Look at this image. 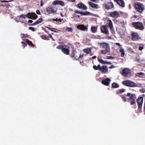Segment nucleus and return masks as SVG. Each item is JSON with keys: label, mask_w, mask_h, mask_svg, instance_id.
I'll return each mask as SVG.
<instances>
[{"label": "nucleus", "mask_w": 145, "mask_h": 145, "mask_svg": "<svg viewBox=\"0 0 145 145\" xmlns=\"http://www.w3.org/2000/svg\"><path fill=\"white\" fill-rule=\"evenodd\" d=\"M127 96H129V98H127V100L126 97L125 95H122L121 96V98L124 102H125L127 101L128 102L129 101L130 104L131 105H133L135 103V99L136 98L135 95L134 94H131L130 93H128L127 94Z\"/></svg>", "instance_id": "obj_1"}, {"label": "nucleus", "mask_w": 145, "mask_h": 145, "mask_svg": "<svg viewBox=\"0 0 145 145\" xmlns=\"http://www.w3.org/2000/svg\"><path fill=\"white\" fill-rule=\"evenodd\" d=\"M99 44L103 48L105 49V50H101V53L102 54H105L109 52L110 49L108 44L105 42H103L102 43H99Z\"/></svg>", "instance_id": "obj_2"}, {"label": "nucleus", "mask_w": 145, "mask_h": 145, "mask_svg": "<svg viewBox=\"0 0 145 145\" xmlns=\"http://www.w3.org/2000/svg\"><path fill=\"white\" fill-rule=\"evenodd\" d=\"M144 9V6L142 3H137V11L141 14Z\"/></svg>", "instance_id": "obj_3"}, {"label": "nucleus", "mask_w": 145, "mask_h": 145, "mask_svg": "<svg viewBox=\"0 0 145 145\" xmlns=\"http://www.w3.org/2000/svg\"><path fill=\"white\" fill-rule=\"evenodd\" d=\"M122 83L124 85L126 86L130 87H134L136 86L135 83L129 80L123 81Z\"/></svg>", "instance_id": "obj_4"}, {"label": "nucleus", "mask_w": 145, "mask_h": 145, "mask_svg": "<svg viewBox=\"0 0 145 145\" xmlns=\"http://www.w3.org/2000/svg\"><path fill=\"white\" fill-rule=\"evenodd\" d=\"M143 97H141L138 98L137 100L138 107V110L140 112H141V109L143 103Z\"/></svg>", "instance_id": "obj_5"}, {"label": "nucleus", "mask_w": 145, "mask_h": 145, "mask_svg": "<svg viewBox=\"0 0 145 145\" xmlns=\"http://www.w3.org/2000/svg\"><path fill=\"white\" fill-rule=\"evenodd\" d=\"M27 17L33 20L35 19L38 17V16L35 13L29 12L27 14Z\"/></svg>", "instance_id": "obj_6"}, {"label": "nucleus", "mask_w": 145, "mask_h": 145, "mask_svg": "<svg viewBox=\"0 0 145 145\" xmlns=\"http://www.w3.org/2000/svg\"><path fill=\"white\" fill-rule=\"evenodd\" d=\"M108 26L105 25L102 26L101 28V31L104 34H108L109 32L108 29Z\"/></svg>", "instance_id": "obj_7"}, {"label": "nucleus", "mask_w": 145, "mask_h": 145, "mask_svg": "<svg viewBox=\"0 0 145 145\" xmlns=\"http://www.w3.org/2000/svg\"><path fill=\"white\" fill-rule=\"evenodd\" d=\"M110 16L114 18H117L119 16V14L118 12L114 11L110 13Z\"/></svg>", "instance_id": "obj_8"}, {"label": "nucleus", "mask_w": 145, "mask_h": 145, "mask_svg": "<svg viewBox=\"0 0 145 145\" xmlns=\"http://www.w3.org/2000/svg\"><path fill=\"white\" fill-rule=\"evenodd\" d=\"M105 8L106 9L109 10L114 8V5L112 2H108L104 5Z\"/></svg>", "instance_id": "obj_9"}, {"label": "nucleus", "mask_w": 145, "mask_h": 145, "mask_svg": "<svg viewBox=\"0 0 145 145\" xmlns=\"http://www.w3.org/2000/svg\"><path fill=\"white\" fill-rule=\"evenodd\" d=\"M130 73V71L129 69L125 68L122 71V74L125 76H127Z\"/></svg>", "instance_id": "obj_10"}, {"label": "nucleus", "mask_w": 145, "mask_h": 145, "mask_svg": "<svg viewBox=\"0 0 145 145\" xmlns=\"http://www.w3.org/2000/svg\"><path fill=\"white\" fill-rule=\"evenodd\" d=\"M77 28L81 30L84 31L88 29V26H84V25H79L77 26Z\"/></svg>", "instance_id": "obj_11"}, {"label": "nucleus", "mask_w": 145, "mask_h": 145, "mask_svg": "<svg viewBox=\"0 0 145 145\" xmlns=\"http://www.w3.org/2000/svg\"><path fill=\"white\" fill-rule=\"evenodd\" d=\"M46 12L48 14H52L55 12L54 8L53 7L50 6L47 7L46 9Z\"/></svg>", "instance_id": "obj_12"}, {"label": "nucleus", "mask_w": 145, "mask_h": 145, "mask_svg": "<svg viewBox=\"0 0 145 145\" xmlns=\"http://www.w3.org/2000/svg\"><path fill=\"white\" fill-rule=\"evenodd\" d=\"M110 81V79L109 78H107L103 80L102 83L105 85L108 86L109 85Z\"/></svg>", "instance_id": "obj_13"}, {"label": "nucleus", "mask_w": 145, "mask_h": 145, "mask_svg": "<svg viewBox=\"0 0 145 145\" xmlns=\"http://www.w3.org/2000/svg\"><path fill=\"white\" fill-rule=\"evenodd\" d=\"M74 12L75 13L80 14L82 15H89L90 14V13L88 11L83 12H79L76 10H74Z\"/></svg>", "instance_id": "obj_14"}, {"label": "nucleus", "mask_w": 145, "mask_h": 145, "mask_svg": "<svg viewBox=\"0 0 145 145\" xmlns=\"http://www.w3.org/2000/svg\"><path fill=\"white\" fill-rule=\"evenodd\" d=\"M120 6L123 7L125 6V4L123 0H114Z\"/></svg>", "instance_id": "obj_15"}, {"label": "nucleus", "mask_w": 145, "mask_h": 145, "mask_svg": "<svg viewBox=\"0 0 145 145\" xmlns=\"http://www.w3.org/2000/svg\"><path fill=\"white\" fill-rule=\"evenodd\" d=\"M144 29V26L141 22H137V29L142 30Z\"/></svg>", "instance_id": "obj_16"}, {"label": "nucleus", "mask_w": 145, "mask_h": 145, "mask_svg": "<svg viewBox=\"0 0 145 145\" xmlns=\"http://www.w3.org/2000/svg\"><path fill=\"white\" fill-rule=\"evenodd\" d=\"M53 4L54 5H59L62 6L64 5V2L62 1L59 0H56L54 1Z\"/></svg>", "instance_id": "obj_17"}, {"label": "nucleus", "mask_w": 145, "mask_h": 145, "mask_svg": "<svg viewBox=\"0 0 145 145\" xmlns=\"http://www.w3.org/2000/svg\"><path fill=\"white\" fill-rule=\"evenodd\" d=\"M77 7L79 8L84 10H86L87 8V7L86 6L82 3L78 4L77 5Z\"/></svg>", "instance_id": "obj_18"}, {"label": "nucleus", "mask_w": 145, "mask_h": 145, "mask_svg": "<svg viewBox=\"0 0 145 145\" xmlns=\"http://www.w3.org/2000/svg\"><path fill=\"white\" fill-rule=\"evenodd\" d=\"M98 60L99 62L102 64H106L109 65L112 64L111 62H107L106 61H104L102 59H101L100 58H98Z\"/></svg>", "instance_id": "obj_19"}, {"label": "nucleus", "mask_w": 145, "mask_h": 145, "mask_svg": "<svg viewBox=\"0 0 145 145\" xmlns=\"http://www.w3.org/2000/svg\"><path fill=\"white\" fill-rule=\"evenodd\" d=\"M61 51L64 54L68 55L69 54L70 50L68 48L63 47V49Z\"/></svg>", "instance_id": "obj_20"}, {"label": "nucleus", "mask_w": 145, "mask_h": 145, "mask_svg": "<svg viewBox=\"0 0 145 145\" xmlns=\"http://www.w3.org/2000/svg\"><path fill=\"white\" fill-rule=\"evenodd\" d=\"M107 24L108 25L107 26H108L110 29L112 30L113 29L112 23L111 20L109 19L107 21Z\"/></svg>", "instance_id": "obj_21"}, {"label": "nucleus", "mask_w": 145, "mask_h": 145, "mask_svg": "<svg viewBox=\"0 0 145 145\" xmlns=\"http://www.w3.org/2000/svg\"><path fill=\"white\" fill-rule=\"evenodd\" d=\"M101 71L103 73H105L108 71L106 66H102L101 67Z\"/></svg>", "instance_id": "obj_22"}, {"label": "nucleus", "mask_w": 145, "mask_h": 145, "mask_svg": "<svg viewBox=\"0 0 145 145\" xmlns=\"http://www.w3.org/2000/svg\"><path fill=\"white\" fill-rule=\"evenodd\" d=\"M42 20H43L42 18H40L37 21H35L34 23L32 24H31V26H33L35 25H37L41 23L42 21Z\"/></svg>", "instance_id": "obj_23"}, {"label": "nucleus", "mask_w": 145, "mask_h": 145, "mask_svg": "<svg viewBox=\"0 0 145 145\" xmlns=\"http://www.w3.org/2000/svg\"><path fill=\"white\" fill-rule=\"evenodd\" d=\"M83 51L84 53L88 54L90 53L91 52V49L90 48H88L83 50Z\"/></svg>", "instance_id": "obj_24"}, {"label": "nucleus", "mask_w": 145, "mask_h": 145, "mask_svg": "<svg viewBox=\"0 0 145 145\" xmlns=\"http://www.w3.org/2000/svg\"><path fill=\"white\" fill-rule=\"evenodd\" d=\"M89 5L92 8H97L98 7V5L94 3L91 2L89 1L88 2Z\"/></svg>", "instance_id": "obj_25"}, {"label": "nucleus", "mask_w": 145, "mask_h": 145, "mask_svg": "<svg viewBox=\"0 0 145 145\" xmlns=\"http://www.w3.org/2000/svg\"><path fill=\"white\" fill-rule=\"evenodd\" d=\"M25 41L26 42V43L30 46H31L32 47H34L35 46V45L32 43V42L30 41L28 39H26Z\"/></svg>", "instance_id": "obj_26"}, {"label": "nucleus", "mask_w": 145, "mask_h": 145, "mask_svg": "<svg viewBox=\"0 0 145 145\" xmlns=\"http://www.w3.org/2000/svg\"><path fill=\"white\" fill-rule=\"evenodd\" d=\"M131 39L133 40H135L136 39V33L133 31H131Z\"/></svg>", "instance_id": "obj_27"}, {"label": "nucleus", "mask_w": 145, "mask_h": 145, "mask_svg": "<svg viewBox=\"0 0 145 145\" xmlns=\"http://www.w3.org/2000/svg\"><path fill=\"white\" fill-rule=\"evenodd\" d=\"M97 30V27L95 26H92L91 28V31L93 33H96Z\"/></svg>", "instance_id": "obj_28"}, {"label": "nucleus", "mask_w": 145, "mask_h": 145, "mask_svg": "<svg viewBox=\"0 0 145 145\" xmlns=\"http://www.w3.org/2000/svg\"><path fill=\"white\" fill-rule=\"evenodd\" d=\"M112 87L113 88H117L119 87V85L116 83H113L112 84Z\"/></svg>", "instance_id": "obj_29"}, {"label": "nucleus", "mask_w": 145, "mask_h": 145, "mask_svg": "<svg viewBox=\"0 0 145 145\" xmlns=\"http://www.w3.org/2000/svg\"><path fill=\"white\" fill-rule=\"evenodd\" d=\"M76 52V50L74 49H73L71 53V54L70 56L71 57H74V56L75 52Z\"/></svg>", "instance_id": "obj_30"}, {"label": "nucleus", "mask_w": 145, "mask_h": 145, "mask_svg": "<svg viewBox=\"0 0 145 145\" xmlns=\"http://www.w3.org/2000/svg\"><path fill=\"white\" fill-rule=\"evenodd\" d=\"M138 45L140 46L138 47V50L140 51H142L144 48V45L142 44H140Z\"/></svg>", "instance_id": "obj_31"}, {"label": "nucleus", "mask_w": 145, "mask_h": 145, "mask_svg": "<svg viewBox=\"0 0 145 145\" xmlns=\"http://www.w3.org/2000/svg\"><path fill=\"white\" fill-rule=\"evenodd\" d=\"M120 51L121 52V57H123L124 56L125 52L123 49H121Z\"/></svg>", "instance_id": "obj_32"}, {"label": "nucleus", "mask_w": 145, "mask_h": 145, "mask_svg": "<svg viewBox=\"0 0 145 145\" xmlns=\"http://www.w3.org/2000/svg\"><path fill=\"white\" fill-rule=\"evenodd\" d=\"M46 27V28H47L49 30H50L52 31L55 32H56V30H57V29L55 28H53L49 27Z\"/></svg>", "instance_id": "obj_33"}, {"label": "nucleus", "mask_w": 145, "mask_h": 145, "mask_svg": "<svg viewBox=\"0 0 145 145\" xmlns=\"http://www.w3.org/2000/svg\"><path fill=\"white\" fill-rule=\"evenodd\" d=\"M19 17L21 18H27V14L26 15L22 14Z\"/></svg>", "instance_id": "obj_34"}, {"label": "nucleus", "mask_w": 145, "mask_h": 145, "mask_svg": "<svg viewBox=\"0 0 145 145\" xmlns=\"http://www.w3.org/2000/svg\"><path fill=\"white\" fill-rule=\"evenodd\" d=\"M64 46H64L59 45L56 47V48L59 50H62Z\"/></svg>", "instance_id": "obj_35"}, {"label": "nucleus", "mask_w": 145, "mask_h": 145, "mask_svg": "<svg viewBox=\"0 0 145 145\" xmlns=\"http://www.w3.org/2000/svg\"><path fill=\"white\" fill-rule=\"evenodd\" d=\"M41 38L43 39L48 40H49V39L45 35H42L41 36Z\"/></svg>", "instance_id": "obj_36"}, {"label": "nucleus", "mask_w": 145, "mask_h": 145, "mask_svg": "<svg viewBox=\"0 0 145 145\" xmlns=\"http://www.w3.org/2000/svg\"><path fill=\"white\" fill-rule=\"evenodd\" d=\"M137 74H138L139 75H140L138 76L139 77H142L141 76H143L144 75V73L142 72H140L139 73H137Z\"/></svg>", "instance_id": "obj_37"}, {"label": "nucleus", "mask_w": 145, "mask_h": 145, "mask_svg": "<svg viewBox=\"0 0 145 145\" xmlns=\"http://www.w3.org/2000/svg\"><path fill=\"white\" fill-rule=\"evenodd\" d=\"M66 30L67 31L71 32L72 30V28L69 27H67L66 28Z\"/></svg>", "instance_id": "obj_38"}, {"label": "nucleus", "mask_w": 145, "mask_h": 145, "mask_svg": "<svg viewBox=\"0 0 145 145\" xmlns=\"http://www.w3.org/2000/svg\"><path fill=\"white\" fill-rule=\"evenodd\" d=\"M21 43L23 44L24 48L25 47H26L27 46V44L25 42H23V41H22V42H21Z\"/></svg>", "instance_id": "obj_39"}, {"label": "nucleus", "mask_w": 145, "mask_h": 145, "mask_svg": "<svg viewBox=\"0 0 145 145\" xmlns=\"http://www.w3.org/2000/svg\"><path fill=\"white\" fill-rule=\"evenodd\" d=\"M118 90L120 93H121L125 92V90L124 89H119Z\"/></svg>", "instance_id": "obj_40"}, {"label": "nucleus", "mask_w": 145, "mask_h": 145, "mask_svg": "<svg viewBox=\"0 0 145 145\" xmlns=\"http://www.w3.org/2000/svg\"><path fill=\"white\" fill-rule=\"evenodd\" d=\"M21 35L23 36L22 37V38L28 37V35L27 34H22Z\"/></svg>", "instance_id": "obj_41"}, {"label": "nucleus", "mask_w": 145, "mask_h": 145, "mask_svg": "<svg viewBox=\"0 0 145 145\" xmlns=\"http://www.w3.org/2000/svg\"><path fill=\"white\" fill-rule=\"evenodd\" d=\"M52 20L53 21H59L60 22L61 21V20L60 18L58 19L57 18H56V19H52Z\"/></svg>", "instance_id": "obj_42"}, {"label": "nucleus", "mask_w": 145, "mask_h": 145, "mask_svg": "<svg viewBox=\"0 0 145 145\" xmlns=\"http://www.w3.org/2000/svg\"><path fill=\"white\" fill-rule=\"evenodd\" d=\"M107 59H114V57L111 56H107Z\"/></svg>", "instance_id": "obj_43"}, {"label": "nucleus", "mask_w": 145, "mask_h": 145, "mask_svg": "<svg viewBox=\"0 0 145 145\" xmlns=\"http://www.w3.org/2000/svg\"><path fill=\"white\" fill-rule=\"evenodd\" d=\"M29 29L32 30V31H35V29L34 28L32 27H29Z\"/></svg>", "instance_id": "obj_44"}, {"label": "nucleus", "mask_w": 145, "mask_h": 145, "mask_svg": "<svg viewBox=\"0 0 145 145\" xmlns=\"http://www.w3.org/2000/svg\"><path fill=\"white\" fill-rule=\"evenodd\" d=\"M137 61L140 62V63H141L144 61V60L142 59H138L137 60Z\"/></svg>", "instance_id": "obj_45"}, {"label": "nucleus", "mask_w": 145, "mask_h": 145, "mask_svg": "<svg viewBox=\"0 0 145 145\" xmlns=\"http://www.w3.org/2000/svg\"><path fill=\"white\" fill-rule=\"evenodd\" d=\"M93 68L95 70H98V69L97 68V66H96L95 65H94L93 66Z\"/></svg>", "instance_id": "obj_46"}, {"label": "nucleus", "mask_w": 145, "mask_h": 145, "mask_svg": "<svg viewBox=\"0 0 145 145\" xmlns=\"http://www.w3.org/2000/svg\"><path fill=\"white\" fill-rule=\"evenodd\" d=\"M36 13L38 15H40V12L39 10H36Z\"/></svg>", "instance_id": "obj_47"}, {"label": "nucleus", "mask_w": 145, "mask_h": 145, "mask_svg": "<svg viewBox=\"0 0 145 145\" xmlns=\"http://www.w3.org/2000/svg\"><path fill=\"white\" fill-rule=\"evenodd\" d=\"M97 68L100 71L101 70V65H98L97 66Z\"/></svg>", "instance_id": "obj_48"}, {"label": "nucleus", "mask_w": 145, "mask_h": 145, "mask_svg": "<svg viewBox=\"0 0 145 145\" xmlns=\"http://www.w3.org/2000/svg\"><path fill=\"white\" fill-rule=\"evenodd\" d=\"M40 5L41 7H42L43 5V2L42 0L40 1Z\"/></svg>", "instance_id": "obj_49"}, {"label": "nucleus", "mask_w": 145, "mask_h": 145, "mask_svg": "<svg viewBox=\"0 0 145 145\" xmlns=\"http://www.w3.org/2000/svg\"><path fill=\"white\" fill-rule=\"evenodd\" d=\"M133 25L135 27L136 29V22H133Z\"/></svg>", "instance_id": "obj_50"}, {"label": "nucleus", "mask_w": 145, "mask_h": 145, "mask_svg": "<svg viewBox=\"0 0 145 145\" xmlns=\"http://www.w3.org/2000/svg\"><path fill=\"white\" fill-rule=\"evenodd\" d=\"M84 55H80L78 57V58H82L83 57Z\"/></svg>", "instance_id": "obj_51"}, {"label": "nucleus", "mask_w": 145, "mask_h": 145, "mask_svg": "<svg viewBox=\"0 0 145 145\" xmlns=\"http://www.w3.org/2000/svg\"><path fill=\"white\" fill-rule=\"evenodd\" d=\"M115 67L114 65H112L110 66V67L109 68L110 69H112V68H114Z\"/></svg>", "instance_id": "obj_52"}, {"label": "nucleus", "mask_w": 145, "mask_h": 145, "mask_svg": "<svg viewBox=\"0 0 145 145\" xmlns=\"http://www.w3.org/2000/svg\"><path fill=\"white\" fill-rule=\"evenodd\" d=\"M75 15V16H74L75 17H76V16L78 18H80V15H75L74 14H73V15Z\"/></svg>", "instance_id": "obj_53"}, {"label": "nucleus", "mask_w": 145, "mask_h": 145, "mask_svg": "<svg viewBox=\"0 0 145 145\" xmlns=\"http://www.w3.org/2000/svg\"><path fill=\"white\" fill-rule=\"evenodd\" d=\"M33 21L31 20H29L28 21V22L29 23H33Z\"/></svg>", "instance_id": "obj_54"}, {"label": "nucleus", "mask_w": 145, "mask_h": 145, "mask_svg": "<svg viewBox=\"0 0 145 145\" xmlns=\"http://www.w3.org/2000/svg\"><path fill=\"white\" fill-rule=\"evenodd\" d=\"M115 44L116 45H118L119 46H121V45L119 43H116Z\"/></svg>", "instance_id": "obj_55"}, {"label": "nucleus", "mask_w": 145, "mask_h": 145, "mask_svg": "<svg viewBox=\"0 0 145 145\" xmlns=\"http://www.w3.org/2000/svg\"><path fill=\"white\" fill-rule=\"evenodd\" d=\"M48 36H49V37L51 39H53V38L52 37V35L51 34H48Z\"/></svg>", "instance_id": "obj_56"}, {"label": "nucleus", "mask_w": 145, "mask_h": 145, "mask_svg": "<svg viewBox=\"0 0 145 145\" xmlns=\"http://www.w3.org/2000/svg\"><path fill=\"white\" fill-rule=\"evenodd\" d=\"M10 1H6V0H3V1H1V2H10Z\"/></svg>", "instance_id": "obj_57"}, {"label": "nucleus", "mask_w": 145, "mask_h": 145, "mask_svg": "<svg viewBox=\"0 0 145 145\" xmlns=\"http://www.w3.org/2000/svg\"><path fill=\"white\" fill-rule=\"evenodd\" d=\"M73 59L74 60H78V59H77L76 58V57H74Z\"/></svg>", "instance_id": "obj_58"}, {"label": "nucleus", "mask_w": 145, "mask_h": 145, "mask_svg": "<svg viewBox=\"0 0 145 145\" xmlns=\"http://www.w3.org/2000/svg\"><path fill=\"white\" fill-rule=\"evenodd\" d=\"M96 57H97L96 56H93V57H92V58L93 59H95V58H96Z\"/></svg>", "instance_id": "obj_59"}, {"label": "nucleus", "mask_w": 145, "mask_h": 145, "mask_svg": "<svg viewBox=\"0 0 145 145\" xmlns=\"http://www.w3.org/2000/svg\"><path fill=\"white\" fill-rule=\"evenodd\" d=\"M142 91V92L143 93H144L145 92V90H144V89H143L142 90V89H140V91Z\"/></svg>", "instance_id": "obj_60"}, {"label": "nucleus", "mask_w": 145, "mask_h": 145, "mask_svg": "<svg viewBox=\"0 0 145 145\" xmlns=\"http://www.w3.org/2000/svg\"><path fill=\"white\" fill-rule=\"evenodd\" d=\"M75 0H69V1L71 2H74Z\"/></svg>", "instance_id": "obj_61"}, {"label": "nucleus", "mask_w": 145, "mask_h": 145, "mask_svg": "<svg viewBox=\"0 0 145 145\" xmlns=\"http://www.w3.org/2000/svg\"><path fill=\"white\" fill-rule=\"evenodd\" d=\"M90 1L93 2H95L96 1V0H90Z\"/></svg>", "instance_id": "obj_62"}, {"label": "nucleus", "mask_w": 145, "mask_h": 145, "mask_svg": "<svg viewBox=\"0 0 145 145\" xmlns=\"http://www.w3.org/2000/svg\"><path fill=\"white\" fill-rule=\"evenodd\" d=\"M134 7L135 9H136V4H135V5H134Z\"/></svg>", "instance_id": "obj_63"}, {"label": "nucleus", "mask_w": 145, "mask_h": 145, "mask_svg": "<svg viewBox=\"0 0 145 145\" xmlns=\"http://www.w3.org/2000/svg\"><path fill=\"white\" fill-rule=\"evenodd\" d=\"M136 36H137V39H138V34H137V35H136Z\"/></svg>", "instance_id": "obj_64"}]
</instances>
